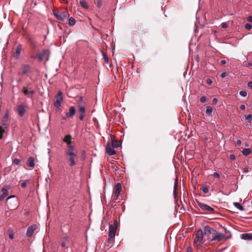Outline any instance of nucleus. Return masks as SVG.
I'll return each instance as SVG.
<instances>
[{
  "label": "nucleus",
  "mask_w": 252,
  "mask_h": 252,
  "mask_svg": "<svg viewBox=\"0 0 252 252\" xmlns=\"http://www.w3.org/2000/svg\"><path fill=\"white\" fill-rule=\"evenodd\" d=\"M198 205L200 208L202 210L208 211L212 213H214L215 212V209L213 208L208 205L206 204L200 202H198Z\"/></svg>",
  "instance_id": "9b49d317"
},
{
  "label": "nucleus",
  "mask_w": 252,
  "mask_h": 252,
  "mask_svg": "<svg viewBox=\"0 0 252 252\" xmlns=\"http://www.w3.org/2000/svg\"><path fill=\"white\" fill-rule=\"evenodd\" d=\"M241 144V141L240 140H238L237 141V145L238 146H240Z\"/></svg>",
  "instance_id": "bf43d9fd"
},
{
  "label": "nucleus",
  "mask_w": 252,
  "mask_h": 252,
  "mask_svg": "<svg viewBox=\"0 0 252 252\" xmlns=\"http://www.w3.org/2000/svg\"><path fill=\"white\" fill-rule=\"evenodd\" d=\"M242 238L244 240L250 241L252 240V234L249 233H244L242 234Z\"/></svg>",
  "instance_id": "393cba45"
},
{
  "label": "nucleus",
  "mask_w": 252,
  "mask_h": 252,
  "mask_svg": "<svg viewBox=\"0 0 252 252\" xmlns=\"http://www.w3.org/2000/svg\"><path fill=\"white\" fill-rule=\"evenodd\" d=\"M240 94L243 97H245L247 96V93L245 90H242L240 92Z\"/></svg>",
  "instance_id": "a19ab883"
},
{
  "label": "nucleus",
  "mask_w": 252,
  "mask_h": 252,
  "mask_svg": "<svg viewBox=\"0 0 252 252\" xmlns=\"http://www.w3.org/2000/svg\"><path fill=\"white\" fill-rule=\"evenodd\" d=\"M2 193L0 195V200L2 201L3 199L8 195V188L7 187H3L2 189Z\"/></svg>",
  "instance_id": "aec40b11"
},
{
  "label": "nucleus",
  "mask_w": 252,
  "mask_h": 252,
  "mask_svg": "<svg viewBox=\"0 0 252 252\" xmlns=\"http://www.w3.org/2000/svg\"><path fill=\"white\" fill-rule=\"evenodd\" d=\"M244 171L246 173L249 171V167H245L243 169Z\"/></svg>",
  "instance_id": "5fc2aeb1"
},
{
  "label": "nucleus",
  "mask_w": 252,
  "mask_h": 252,
  "mask_svg": "<svg viewBox=\"0 0 252 252\" xmlns=\"http://www.w3.org/2000/svg\"><path fill=\"white\" fill-rule=\"evenodd\" d=\"M29 42L34 47H35L36 46V43L33 39L30 38L29 39Z\"/></svg>",
  "instance_id": "4c0bfd02"
},
{
  "label": "nucleus",
  "mask_w": 252,
  "mask_h": 252,
  "mask_svg": "<svg viewBox=\"0 0 252 252\" xmlns=\"http://www.w3.org/2000/svg\"><path fill=\"white\" fill-rule=\"evenodd\" d=\"M112 239H110L109 236H108V239L107 240L108 243H110L112 241Z\"/></svg>",
  "instance_id": "680f3d73"
},
{
  "label": "nucleus",
  "mask_w": 252,
  "mask_h": 252,
  "mask_svg": "<svg viewBox=\"0 0 252 252\" xmlns=\"http://www.w3.org/2000/svg\"><path fill=\"white\" fill-rule=\"evenodd\" d=\"M102 5V1L101 0H98L97 1V6L98 8H100Z\"/></svg>",
  "instance_id": "a18cd8bd"
},
{
  "label": "nucleus",
  "mask_w": 252,
  "mask_h": 252,
  "mask_svg": "<svg viewBox=\"0 0 252 252\" xmlns=\"http://www.w3.org/2000/svg\"><path fill=\"white\" fill-rule=\"evenodd\" d=\"M187 252H191V248L190 247H188L187 248Z\"/></svg>",
  "instance_id": "052dcab7"
},
{
  "label": "nucleus",
  "mask_w": 252,
  "mask_h": 252,
  "mask_svg": "<svg viewBox=\"0 0 252 252\" xmlns=\"http://www.w3.org/2000/svg\"><path fill=\"white\" fill-rule=\"evenodd\" d=\"M221 27L222 28H226L227 27V24L225 22H223L222 23H221Z\"/></svg>",
  "instance_id": "49530a36"
},
{
  "label": "nucleus",
  "mask_w": 252,
  "mask_h": 252,
  "mask_svg": "<svg viewBox=\"0 0 252 252\" xmlns=\"http://www.w3.org/2000/svg\"><path fill=\"white\" fill-rule=\"evenodd\" d=\"M7 234L10 239L12 240L14 239V234H13L12 231H11L10 230H8L7 231Z\"/></svg>",
  "instance_id": "473e14b6"
},
{
  "label": "nucleus",
  "mask_w": 252,
  "mask_h": 252,
  "mask_svg": "<svg viewBox=\"0 0 252 252\" xmlns=\"http://www.w3.org/2000/svg\"><path fill=\"white\" fill-rule=\"evenodd\" d=\"M22 71L20 73L21 75H24L31 72V67L29 64H24L22 66Z\"/></svg>",
  "instance_id": "f3484780"
},
{
  "label": "nucleus",
  "mask_w": 252,
  "mask_h": 252,
  "mask_svg": "<svg viewBox=\"0 0 252 252\" xmlns=\"http://www.w3.org/2000/svg\"><path fill=\"white\" fill-rule=\"evenodd\" d=\"M67 117H66V115L65 116H64V117H62V119L63 120H65L66 119Z\"/></svg>",
  "instance_id": "e2e57ef3"
},
{
  "label": "nucleus",
  "mask_w": 252,
  "mask_h": 252,
  "mask_svg": "<svg viewBox=\"0 0 252 252\" xmlns=\"http://www.w3.org/2000/svg\"><path fill=\"white\" fill-rule=\"evenodd\" d=\"M26 105L21 104L18 105L17 107V112L18 116L20 117H22L26 112V109L27 108Z\"/></svg>",
  "instance_id": "f8f14e48"
},
{
  "label": "nucleus",
  "mask_w": 252,
  "mask_h": 252,
  "mask_svg": "<svg viewBox=\"0 0 252 252\" xmlns=\"http://www.w3.org/2000/svg\"><path fill=\"white\" fill-rule=\"evenodd\" d=\"M10 120L9 117V111L6 110L5 114L1 119V123L5 128L7 129L9 127Z\"/></svg>",
  "instance_id": "0eeeda50"
},
{
  "label": "nucleus",
  "mask_w": 252,
  "mask_h": 252,
  "mask_svg": "<svg viewBox=\"0 0 252 252\" xmlns=\"http://www.w3.org/2000/svg\"><path fill=\"white\" fill-rule=\"evenodd\" d=\"M178 179L176 178V179L175 181L174 184V192L175 193L176 192V190L177 189V185H178Z\"/></svg>",
  "instance_id": "c9c22d12"
},
{
  "label": "nucleus",
  "mask_w": 252,
  "mask_h": 252,
  "mask_svg": "<svg viewBox=\"0 0 252 252\" xmlns=\"http://www.w3.org/2000/svg\"><path fill=\"white\" fill-rule=\"evenodd\" d=\"M201 189L204 193H207L209 191L208 187L207 186L202 187Z\"/></svg>",
  "instance_id": "f704fd0d"
},
{
  "label": "nucleus",
  "mask_w": 252,
  "mask_h": 252,
  "mask_svg": "<svg viewBox=\"0 0 252 252\" xmlns=\"http://www.w3.org/2000/svg\"><path fill=\"white\" fill-rule=\"evenodd\" d=\"M245 120L250 122L252 121V115L249 114L245 115Z\"/></svg>",
  "instance_id": "72a5a7b5"
},
{
  "label": "nucleus",
  "mask_w": 252,
  "mask_h": 252,
  "mask_svg": "<svg viewBox=\"0 0 252 252\" xmlns=\"http://www.w3.org/2000/svg\"><path fill=\"white\" fill-rule=\"evenodd\" d=\"M22 46L21 44H19L17 45L16 48L15 52L14 53V54L13 55V57L15 59H18L19 58L21 51L22 50Z\"/></svg>",
  "instance_id": "a211bd4d"
},
{
  "label": "nucleus",
  "mask_w": 252,
  "mask_h": 252,
  "mask_svg": "<svg viewBox=\"0 0 252 252\" xmlns=\"http://www.w3.org/2000/svg\"><path fill=\"white\" fill-rule=\"evenodd\" d=\"M206 83L208 85H210L212 84V81L211 79L210 78H208L206 79Z\"/></svg>",
  "instance_id": "de8ad7c7"
},
{
  "label": "nucleus",
  "mask_w": 252,
  "mask_h": 252,
  "mask_svg": "<svg viewBox=\"0 0 252 252\" xmlns=\"http://www.w3.org/2000/svg\"><path fill=\"white\" fill-rule=\"evenodd\" d=\"M48 53V51L47 50H43L42 53L37 55L38 60L39 62H41L43 60L44 55Z\"/></svg>",
  "instance_id": "b1692460"
},
{
  "label": "nucleus",
  "mask_w": 252,
  "mask_h": 252,
  "mask_svg": "<svg viewBox=\"0 0 252 252\" xmlns=\"http://www.w3.org/2000/svg\"><path fill=\"white\" fill-rule=\"evenodd\" d=\"M245 28L246 29H247V30H251L252 28V25L249 24V23H246L245 25Z\"/></svg>",
  "instance_id": "ea45409f"
},
{
  "label": "nucleus",
  "mask_w": 252,
  "mask_h": 252,
  "mask_svg": "<svg viewBox=\"0 0 252 252\" xmlns=\"http://www.w3.org/2000/svg\"><path fill=\"white\" fill-rule=\"evenodd\" d=\"M233 205L235 207H236L237 209H238L240 211L244 210V208L242 206V205L238 202H234Z\"/></svg>",
  "instance_id": "c756f323"
},
{
  "label": "nucleus",
  "mask_w": 252,
  "mask_h": 252,
  "mask_svg": "<svg viewBox=\"0 0 252 252\" xmlns=\"http://www.w3.org/2000/svg\"><path fill=\"white\" fill-rule=\"evenodd\" d=\"M225 63H226V61H225V60H221V61H220V64H221V65H224V64H225Z\"/></svg>",
  "instance_id": "4d7b16f0"
},
{
  "label": "nucleus",
  "mask_w": 252,
  "mask_h": 252,
  "mask_svg": "<svg viewBox=\"0 0 252 252\" xmlns=\"http://www.w3.org/2000/svg\"><path fill=\"white\" fill-rule=\"evenodd\" d=\"M226 75V74L225 73V72H222L220 74V77L222 78H224Z\"/></svg>",
  "instance_id": "603ef678"
},
{
  "label": "nucleus",
  "mask_w": 252,
  "mask_h": 252,
  "mask_svg": "<svg viewBox=\"0 0 252 252\" xmlns=\"http://www.w3.org/2000/svg\"><path fill=\"white\" fill-rule=\"evenodd\" d=\"M118 222L117 220L114 221L113 224H110L109 226L108 236L110 239H113L115 236L116 231L117 229Z\"/></svg>",
  "instance_id": "423d86ee"
},
{
  "label": "nucleus",
  "mask_w": 252,
  "mask_h": 252,
  "mask_svg": "<svg viewBox=\"0 0 252 252\" xmlns=\"http://www.w3.org/2000/svg\"><path fill=\"white\" fill-rule=\"evenodd\" d=\"M79 3L80 5L84 8L87 9L88 8V4L85 0H80Z\"/></svg>",
  "instance_id": "2f4dec72"
},
{
  "label": "nucleus",
  "mask_w": 252,
  "mask_h": 252,
  "mask_svg": "<svg viewBox=\"0 0 252 252\" xmlns=\"http://www.w3.org/2000/svg\"><path fill=\"white\" fill-rule=\"evenodd\" d=\"M37 228V225L36 224H33L29 226L26 232V236L28 238H31Z\"/></svg>",
  "instance_id": "ddd939ff"
},
{
  "label": "nucleus",
  "mask_w": 252,
  "mask_h": 252,
  "mask_svg": "<svg viewBox=\"0 0 252 252\" xmlns=\"http://www.w3.org/2000/svg\"><path fill=\"white\" fill-rule=\"evenodd\" d=\"M74 151L75 150H65L64 152L66 159L69 162V166L70 167L76 164L77 156Z\"/></svg>",
  "instance_id": "f257e3e1"
},
{
  "label": "nucleus",
  "mask_w": 252,
  "mask_h": 252,
  "mask_svg": "<svg viewBox=\"0 0 252 252\" xmlns=\"http://www.w3.org/2000/svg\"><path fill=\"white\" fill-rule=\"evenodd\" d=\"M200 100L202 103H205L207 101V98L205 96H201Z\"/></svg>",
  "instance_id": "37998d69"
},
{
  "label": "nucleus",
  "mask_w": 252,
  "mask_h": 252,
  "mask_svg": "<svg viewBox=\"0 0 252 252\" xmlns=\"http://www.w3.org/2000/svg\"><path fill=\"white\" fill-rule=\"evenodd\" d=\"M75 23H76V20L73 17H71L69 18L68 24L69 26H74L75 24Z\"/></svg>",
  "instance_id": "7c9ffc66"
},
{
  "label": "nucleus",
  "mask_w": 252,
  "mask_h": 252,
  "mask_svg": "<svg viewBox=\"0 0 252 252\" xmlns=\"http://www.w3.org/2000/svg\"><path fill=\"white\" fill-rule=\"evenodd\" d=\"M195 235L197 239V241L200 243H203V233L202 230L201 229L197 230Z\"/></svg>",
  "instance_id": "dca6fc26"
},
{
  "label": "nucleus",
  "mask_w": 252,
  "mask_h": 252,
  "mask_svg": "<svg viewBox=\"0 0 252 252\" xmlns=\"http://www.w3.org/2000/svg\"><path fill=\"white\" fill-rule=\"evenodd\" d=\"M102 55H103V58L104 59L105 63H108L109 62V59H108V57H107L106 54L103 52H102Z\"/></svg>",
  "instance_id": "58836bf2"
},
{
  "label": "nucleus",
  "mask_w": 252,
  "mask_h": 252,
  "mask_svg": "<svg viewBox=\"0 0 252 252\" xmlns=\"http://www.w3.org/2000/svg\"><path fill=\"white\" fill-rule=\"evenodd\" d=\"M62 101V93L61 91H59L56 96V100L54 103V106L56 108H59L61 106V103Z\"/></svg>",
  "instance_id": "4468645a"
},
{
  "label": "nucleus",
  "mask_w": 252,
  "mask_h": 252,
  "mask_svg": "<svg viewBox=\"0 0 252 252\" xmlns=\"http://www.w3.org/2000/svg\"><path fill=\"white\" fill-rule=\"evenodd\" d=\"M68 241V237L67 236H64L62 238V242L61 243V246L62 247H64L66 243Z\"/></svg>",
  "instance_id": "bb28decb"
},
{
  "label": "nucleus",
  "mask_w": 252,
  "mask_h": 252,
  "mask_svg": "<svg viewBox=\"0 0 252 252\" xmlns=\"http://www.w3.org/2000/svg\"><path fill=\"white\" fill-rule=\"evenodd\" d=\"M248 86L250 88H252V81L248 82Z\"/></svg>",
  "instance_id": "6e6d98bb"
},
{
  "label": "nucleus",
  "mask_w": 252,
  "mask_h": 252,
  "mask_svg": "<svg viewBox=\"0 0 252 252\" xmlns=\"http://www.w3.org/2000/svg\"><path fill=\"white\" fill-rule=\"evenodd\" d=\"M79 111L80 113L79 119L80 121H83L85 116V107L79 108Z\"/></svg>",
  "instance_id": "412c9836"
},
{
  "label": "nucleus",
  "mask_w": 252,
  "mask_h": 252,
  "mask_svg": "<svg viewBox=\"0 0 252 252\" xmlns=\"http://www.w3.org/2000/svg\"><path fill=\"white\" fill-rule=\"evenodd\" d=\"M29 183V180H25L24 182H23L21 186L23 188H25L27 187V184Z\"/></svg>",
  "instance_id": "79ce46f5"
},
{
  "label": "nucleus",
  "mask_w": 252,
  "mask_h": 252,
  "mask_svg": "<svg viewBox=\"0 0 252 252\" xmlns=\"http://www.w3.org/2000/svg\"><path fill=\"white\" fill-rule=\"evenodd\" d=\"M27 163L30 167L33 168L35 166L34 158L32 157L29 158L28 159Z\"/></svg>",
  "instance_id": "5701e85b"
},
{
  "label": "nucleus",
  "mask_w": 252,
  "mask_h": 252,
  "mask_svg": "<svg viewBox=\"0 0 252 252\" xmlns=\"http://www.w3.org/2000/svg\"><path fill=\"white\" fill-rule=\"evenodd\" d=\"M31 84H28L27 86L23 87L22 89V92L23 94L27 97L32 99L33 96L35 94V91L31 87H30Z\"/></svg>",
  "instance_id": "7ed1b4c3"
},
{
  "label": "nucleus",
  "mask_w": 252,
  "mask_h": 252,
  "mask_svg": "<svg viewBox=\"0 0 252 252\" xmlns=\"http://www.w3.org/2000/svg\"><path fill=\"white\" fill-rule=\"evenodd\" d=\"M230 158L231 160H234L235 159V156L234 155H231L230 156Z\"/></svg>",
  "instance_id": "864d4df0"
},
{
  "label": "nucleus",
  "mask_w": 252,
  "mask_h": 252,
  "mask_svg": "<svg viewBox=\"0 0 252 252\" xmlns=\"http://www.w3.org/2000/svg\"><path fill=\"white\" fill-rule=\"evenodd\" d=\"M54 15L58 20L64 21L69 16V13L67 11L62 12H54Z\"/></svg>",
  "instance_id": "6e6552de"
},
{
  "label": "nucleus",
  "mask_w": 252,
  "mask_h": 252,
  "mask_svg": "<svg viewBox=\"0 0 252 252\" xmlns=\"http://www.w3.org/2000/svg\"><path fill=\"white\" fill-rule=\"evenodd\" d=\"M75 113V109L74 107L71 106L69 109V112L66 113L67 117L70 118L73 117Z\"/></svg>",
  "instance_id": "4be33fe9"
},
{
  "label": "nucleus",
  "mask_w": 252,
  "mask_h": 252,
  "mask_svg": "<svg viewBox=\"0 0 252 252\" xmlns=\"http://www.w3.org/2000/svg\"><path fill=\"white\" fill-rule=\"evenodd\" d=\"M121 190V184L118 183L116 185L113 189V194L112 195V202L113 203L116 202Z\"/></svg>",
  "instance_id": "20e7f679"
},
{
  "label": "nucleus",
  "mask_w": 252,
  "mask_h": 252,
  "mask_svg": "<svg viewBox=\"0 0 252 252\" xmlns=\"http://www.w3.org/2000/svg\"><path fill=\"white\" fill-rule=\"evenodd\" d=\"M77 104L79 108L85 107V103L84 101L83 96H80L78 101Z\"/></svg>",
  "instance_id": "a878e982"
},
{
  "label": "nucleus",
  "mask_w": 252,
  "mask_h": 252,
  "mask_svg": "<svg viewBox=\"0 0 252 252\" xmlns=\"http://www.w3.org/2000/svg\"><path fill=\"white\" fill-rule=\"evenodd\" d=\"M218 102V99L216 98H214L213 99L212 103L214 105H215Z\"/></svg>",
  "instance_id": "8fccbe9b"
},
{
  "label": "nucleus",
  "mask_w": 252,
  "mask_h": 252,
  "mask_svg": "<svg viewBox=\"0 0 252 252\" xmlns=\"http://www.w3.org/2000/svg\"><path fill=\"white\" fill-rule=\"evenodd\" d=\"M215 235L213 236L211 241H216L217 242H220L225 238V235L224 233L218 232L216 230Z\"/></svg>",
  "instance_id": "9d476101"
},
{
  "label": "nucleus",
  "mask_w": 252,
  "mask_h": 252,
  "mask_svg": "<svg viewBox=\"0 0 252 252\" xmlns=\"http://www.w3.org/2000/svg\"><path fill=\"white\" fill-rule=\"evenodd\" d=\"M114 147L110 143H108L106 147V151L107 154L110 156L114 155L116 152L114 150Z\"/></svg>",
  "instance_id": "2eb2a0df"
},
{
  "label": "nucleus",
  "mask_w": 252,
  "mask_h": 252,
  "mask_svg": "<svg viewBox=\"0 0 252 252\" xmlns=\"http://www.w3.org/2000/svg\"><path fill=\"white\" fill-rule=\"evenodd\" d=\"M111 145L113 146L115 148H118L121 146V143L120 141H118L115 140L114 136H111Z\"/></svg>",
  "instance_id": "6ab92c4d"
},
{
  "label": "nucleus",
  "mask_w": 252,
  "mask_h": 252,
  "mask_svg": "<svg viewBox=\"0 0 252 252\" xmlns=\"http://www.w3.org/2000/svg\"><path fill=\"white\" fill-rule=\"evenodd\" d=\"M213 176L216 178H219L220 177V175L219 173L217 172H214L213 174Z\"/></svg>",
  "instance_id": "09e8293b"
},
{
  "label": "nucleus",
  "mask_w": 252,
  "mask_h": 252,
  "mask_svg": "<svg viewBox=\"0 0 252 252\" xmlns=\"http://www.w3.org/2000/svg\"><path fill=\"white\" fill-rule=\"evenodd\" d=\"M247 20L250 22H252V16H250L248 17L247 18Z\"/></svg>",
  "instance_id": "3c124183"
},
{
  "label": "nucleus",
  "mask_w": 252,
  "mask_h": 252,
  "mask_svg": "<svg viewBox=\"0 0 252 252\" xmlns=\"http://www.w3.org/2000/svg\"><path fill=\"white\" fill-rule=\"evenodd\" d=\"M215 233H216V230L209 226L206 225L204 227V236L206 237L210 241H212V238L213 236L215 234Z\"/></svg>",
  "instance_id": "39448f33"
},
{
  "label": "nucleus",
  "mask_w": 252,
  "mask_h": 252,
  "mask_svg": "<svg viewBox=\"0 0 252 252\" xmlns=\"http://www.w3.org/2000/svg\"><path fill=\"white\" fill-rule=\"evenodd\" d=\"M21 81V79H19V80H18V82H20Z\"/></svg>",
  "instance_id": "0e129e2a"
},
{
  "label": "nucleus",
  "mask_w": 252,
  "mask_h": 252,
  "mask_svg": "<svg viewBox=\"0 0 252 252\" xmlns=\"http://www.w3.org/2000/svg\"><path fill=\"white\" fill-rule=\"evenodd\" d=\"M13 162L14 164H16V165H19V163L20 162V160L18 159V158H15L13 161Z\"/></svg>",
  "instance_id": "c03bdc74"
},
{
  "label": "nucleus",
  "mask_w": 252,
  "mask_h": 252,
  "mask_svg": "<svg viewBox=\"0 0 252 252\" xmlns=\"http://www.w3.org/2000/svg\"><path fill=\"white\" fill-rule=\"evenodd\" d=\"M240 108L241 109V110H244L245 109V106L243 104L242 105H241L240 106Z\"/></svg>",
  "instance_id": "13d9d810"
},
{
  "label": "nucleus",
  "mask_w": 252,
  "mask_h": 252,
  "mask_svg": "<svg viewBox=\"0 0 252 252\" xmlns=\"http://www.w3.org/2000/svg\"><path fill=\"white\" fill-rule=\"evenodd\" d=\"M242 153L244 156H248L252 153V150L250 148H245L242 151Z\"/></svg>",
  "instance_id": "cd10ccee"
},
{
  "label": "nucleus",
  "mask_w": 252,
  "mask_h": 252,
  "mask_svg": "<svg viewBox=\"0 0 252 252\" xmlns=\"http://www.w3.org/2000/svg\"><path fill=\"white\" fill-rule=\"evenodd\" d=\"M205 113L208 116H211L213 113V108L211 106H207Z\"/></svg>",
  "instance_id": "c85d7f7f"
},
{
  "label": "nucleus",
  "mask_w": 252,
  "mask_h": 252,
  "mask_svg": "<svg viewBox=\"0 0 252 252\" xmlns=\"http://www.w3.org/2000/svg\"><path fill=\"white\" fill-rule=\"evenodd\" d=\"M6 205L10 210H14L18 206V199L15 195L8 197L6 200Z\"/></svg>",
  "instance_id": "f03ea898"
},
{
  "label": "nucleus",
  "mask_w": 252,
  "mask_h": 252,
  "mask_svg": "<svg viewBox=\"0 0 252 252\" xmlns=\"http://www.w3.org/2000/svg\"><path fill=\"white\" fill-rule=\"evenodd\" d=\"M63 140L67 144V148L65 150H75V147L71 144V136L70 134L66 135Z\"/></svg>",
  "instance_id": "1a4fd4ad"
},
{
  "label": "nucleus",
  "mask_w": 252,
  "mask_h": 252,
  "mask_svg": "<svg viewBox=\"0 0 252 252\" xmlns=\"http://www.w3.org/2000/svg\"><path fill=\"white\" fill-rule=\"evenodd\" d=\"M4 129L3 128L2 126H0V139H1L3 137V134L4 132Z\"/></svg>",
  "instance_id": "e433bc0d"
}]
</instances>
